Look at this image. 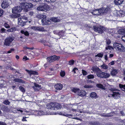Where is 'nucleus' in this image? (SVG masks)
I'll use <instances>...</instances> for the list:
<instances>
[{"instance_id":"nucleus-54","label":"nucleus","mask_w":125,"mask_h":125,"mask_svg":"<svg viewBox=\"0 0 125 125\" xmlns=\"http://www.w3.org/2000/svg\"><path fill=\"white\" fill-rule=\"evenodd\" d=\"M14 29L13 28H12L10 29L7 30V31L8 32H12L13 31Z\"/></svg>"},{"instance_id":"nucleus-34","label":"nucleus","mask_w":125,"mask_h":125,"mask_svg":"<svg viewBox=\"0 0 125 125\" xmlns=\"http://www.w3.org/2000/svg\"><path fill=\"white\" fill-rule=\"evenodd\" d=\"M96 86L98 88L103 89H105V88L104 87V86L102 84L100 83L96 84Z\"/></svg>"},{"instance_id":"nucleus-1","label":"nucleus","mask_w":125,"mask_h":125,"mask_svg":"<svg viewBox=\"0 0 125 125\" xmlns=\"http://www.w3.org/2000/svg\"><path fill=\"white\" fill-rule=\"evenodd\" d=\"M45 112L42 110L37 111V110H29V111H25L24 113H22L23 115H56L59 114L61 115L66 116L68 117H72L73 115L71 114H68L67 113L64 111L60 112H50L49 110H47L48 111H46L45 110Z\"/></svg>"},{"instance_id":"nucleus-22","label":"nucleus","mask_w":125,"mask_h":125,"mask_svg":"<svg viewBox=\"0 0 125 125\" xmlns=\"http://www.w3.org/2000/svg\"><path fill=\"white\" fill-rule=\"evenodd\" d=\"M124 0H114V2L116 5H119L122 4Z\"/></svg>"},{"instance_id":"nucleus-57","label":"nucleus","mask_w":125,"mask_h":125,"mask_svg":"<svg viewBox=\"0 0 125 125\" xmlns=\"http://www.w3.org/2000/svg\"><path fill=\"white\" fill-rule=\"evenodd\" d=\"M122 39L123 41L125 42V35L124 36L122 37Z\"/></svg>"},{"instance_id":"nucleus-26","label":"nucleus","mask_w":125,"mask_h":125,"mask_svg":"<svg viewBox=\"0 0 125 125\" xmlns=\"http://www.w3.org/2000/svg\"><path fill=\"white\" fill-rule=\"evenodd\" d=\"M118 32L120 34L122 35L125 34V29H120L118 31Z\"/></svg>"},{"instance_id":"nucleus-43","label":"nucleus","mask_w":125,"mask_h":125,"mask_svg":"<svg viewBox=\"0 0 125 125\" xmlns=\"http://www.w3.org/2000/svg\"><path fill=\"white\" fill-rule=\"evenodd\" d=\"M19 89L23 93H24L25 92V89L21 86L19 87Z\"/></svg>"},{"instance_id":"nucleus-23","label":"nucleus","mask_w":125,"mask_h":125,"mask_svg":"<svg viewBox=\"0 0 125 125\" xmlns=\"http://www.w3.org/2000/svg\"><path fill=\"white\" fill-rule=\"evenodd\" d=\"M26 71L27 72L30 74H35V75H37L38 74V72H36L34 71H29L27 70H26Z\"/></svg>"},{"instance_id":"nucleus-29","label":"nucleus","mask_w":125,"mask_h":125,"mask_svg":"<svg viewBox=\"0 0 125 125\" xmlns=\"http://www.w3.org/2000/svg\"><path fill=\"white\" fill-rule=\"evenodd\" d=\"M18 19H21V20L22 21H25V22H27V18L25 16H22L18 18Z\"/></svg>"},{"instance_id":"nucleus-8","label":"nucleus","mask_w":125,"mask_h":125,"mask_svg":"<svg viewBox=\"0 0 125 125\" xmlns=\"http://www.w3.org/2000/svg\"><path fill=\"white\" fill-rule=\"evenodd\" d=\"M60 58L59 56L54 55L48 57L47 59L48 62H51L55 61L58 60Z\"/></svg>"},{"instance_id":"nucleus-15","label":"nucleus","mask_w":125,"mask_h":125,"mask_svg":"<svg viewBox=\"0 0 125 125\" xmlns=\"http://www.w3.org/2000/svg\"><path fill=\"white\" fill-rule=\"evenodd\" d=\"M9 6V3L7 0L3 1L1 4L2 7L4 9L7 8Z\"/></svg>"},{"instance_id":"nucleus-10","label":"nucleus","mask_w":125,"mask_h":125,"mask_svg":"<svg viewBox=\"0 0 125 125\" xmlns=\"http://www.w3.org/2000/svg\"><path fill=\"white\" fill-rule=\"evenodd\" d=\"M22 10L21 7V6H17L13 8L12 12L13 13L17 14L21 12Z\"/></svg>"},{"instance_id":"nucleus-27","label":"nucleus","mask_w":125,"mask_h":125,"mask_svg":"<svg viewBox=\"0 0 125 125\" xmlns=\"http://www.w3.org/2000/svg\"><path fill=\"white\" fill-rule=\"evenodd\" d=\"M92 70L94 72L96 73V75L97 73L100 70L99 68L95 67H93L92 68Z\"/></svg>"},{"instance_id":"nucleus-6","label":"nucleus","mask_w":125,"mask_h":125,"mask_svg":"<svg viewBox=\"0 0 125 125\" xmlns=\"http://www.w3.org/2000/svg\"><path fill=\"white\" fill-rule=\"evenodd\" d=\"M49 8V6L47 4L43 3L38 7L37 10L40 11H46L48 10Z\"/></svg>"},{"instance_id":"nucleus-63","label":"nucleus","mask_w":125,"mask_h":125,"mask_svg":"<svg viewBox=\"0 0 125 125\" xmlns=\"http://www.w3.org/2000/svg\"><path fill=\"white\" fill-rule=\"evenodd\" d=\"M8 67H8V68H10V69L11 70H15V69H14L12 67L10 66H8Z\"/></svg>"},{"instance_id":"nucleus-24","label":"nucleus","mask_w":125,"mask_h":125,"mask_svg":"<svg viewBox=\"0 0 125 125\" xmlns=\"http://www.w3.org/2000/svg\"><path fill=\"white\" fill-rule=\"evenodd\" d=\"M90 97L93 98H97L96 94L94 92H93L91 93L90 94Z\"/></svg>"},{"instance_id":"nucleus-56","label":"nucleus","mask_w":125,"mask_h":125,"mask_svg":"<svg viewBox=\"0 0 125 125\" xmlns=\"http://www.w3.org/2000/svg\"><path fill=\"white\" fill-rule=\"evenodd\" d=\"M24 48L26 49H30V50H33V47H31V48H29L27 47H24Z\"/></svg>"},{"instance_id":"nucleus-12","label":"nucleus","mask_w":125,"mask_h":125,"mask_svg":"<svg viewBox=\"0 0 125 125\" xmlns=\"http://www.w3.org/2000/svg\"><path fill=\"white\" fill-rule=\"evenodd\" d=\"M32 29L35 31H45V29L42 27L33 26L31 27Z\"/></svg>"},{"instance_id":"nucleus-55","label":"nucleus","mask_w":125,"mask_h":125,"mask_svg":"<svg viewBox=\"0 0 125 125\" xmlns=\"http://www.w3.org/2000/svg\"><path fill=\"white\" fill-rule=\"evenodd\" d=\"M115 62V61H112L109 63V64L111 65H113L114 64Z\"/></svg>"},{"instance_id":"nucleus-38","label":"nucleus","mask_w":125,"mask_h":125,"mask_svg":"<svg viewBox=\"0 0 125 125\" xmlns=\"http://www.w3.org/2000/svg\"><path fill=\"white\" fill-rule=\"evenodd\" d=\"M100 66L102 68L104 69H107L108 68L107 66L104 64L103 65L101 66Z\"/></svg>"},{"instance_id":"nucleus-36","label":"nucleus","mask_w":125,"mask_h":125,"mask_svg":"<svg viewBox=\"0 0 125 125\" xmlns=\"http://www.w3.org/2000/svg\"><path fill=\"white\" fill-rule=\"evenodd\" d=\"M72 91L75 93L78 94V92L80 91V89H79L73 88L72 89Z\"/></svg>"},{"instance_id":"nucleus-61","label":"nucleus","mask_w":125,"mask_h":125,"mask_svg":"<svg viewBox=\"0 0 125 125\" xmlns=\"http://www.w3.org/2000/svg\"><path fill=\"white\" fill-rule=\"evenodd\" d=\"M77 70V69L76 68H75L73 69V72H74V73H75L76 72H75V70Z\"/></svg>"},{"instance_id":"nucleus-33","label":"nucleus","mask_w":125,"mask_h":125,"mask_svg":"<svg viewBox=\"0 0 125 125\" xmlns=\"http://www.w3.org/2000/svg\"><path fill=\"white\" fill-rule=\"evenodd\" d=\"M119 87L120 88L122 89L123 91H125V85L120 84H119Z\"/></svg>"},{"instance_id":"nucleus-4","label":"nucleus","mask_w":125,"mask_h":125,"mask_svg":"<svg viewBox=\"0 0 125 125\" xmlns=\"http://www.w3.org/2000/svg\"><path fill=\"white\" fill-rule=\"evenodd\" d=\"M93 28L95 31L100 34H102L105 30L104 27L102 26H93Z\"/></svg>"},{"instance_id":"nucleus-30","label":"nucleus","mask_w":125,"mask_h":125,"mask_svg":"<svg viewBox=\"0 0 125 125\" xmlns=\"http://www.w3.org/2000/svg\"><path fill=\"white\" fill-rule=\"evenodd\" d=\"M51 20L52 21L54 22H58L60 21V20L58 19V17L52 18H51Z\"/></svg>"},{"instance_id":"nucleus-18","label":"nucleus","mask_w":125,"mask_h":125,"mask_svg":"<svg viewBox=\"0 0 125 125\" xmlns=\"http://www.w3.org/2000/svg\"><path fill=\"white\" fill-rule=\"evenodd\" d=\"M53 109L56 108L58 109H61L62 108L61 104L59 103H54Z\"/></svg>"},{"instance_id":"nucleus-21","label":"nucleus","mask_w":125,"mask_h":125,"mask_svg":"<svg viewBox=\"0 0 125 125\" xmlns=\"http://www.w3.org/2000/svg\"><path fill=\"white\" fill-rule=\"evenodd\" d=\"M118 70L115 69H113L111 72V75L113 76H115L117 73Z\"/></svg>"},{"instance_id":"nucleus-3","label":"nucleus","mask_w":125,"mask_h":125,"mask_svg":"<svg viewBox=\"0 0 125 125\" xmlns=\"http://www.w3.org/2000/svg\"><path fill=\"white\" fill-rule=\"evenodd\" d=\"M20 5L22 10L23 9L24 11L25 12H27L28 11V9L31 8L33 6L31 3H21L20 4Z\"/></svg>"},{"instance_id":"nucleus-9","label":"nucleus","mask_w":125,"mask_h":125,"mask_svg":"<svg viewBox=\"0 0 125 125\" xmlns=\"http://www.w3.org/2000/svg\"><path fill=\"white\" fill-rule=\"evenodd\" d=\"M14 40V38L13 37H8L5 40L4 44L6 46H9Z\"/></svg>"},{"instance_id":"nucleus-25","label":"nucleus","mask_w":125,"mask_h":125,"mask_svg":"<svg viewBox=\"0 0 125 125\" xmlns=\"http://www.w3.org/2000/svg\"><path fill=\"white\" fill-rule=\"evenodd\" d=\"M18 24L19 25H21L22 26H23L24 25V24L25 22V21H22V20H21V19H18Z\"/></svg>"},{"instance_id":"nucleus-45","label":"nucleus","mask_w":125,"mask_h":125,"mask_svg":"<svg viewBox=\"0 0 125 125\" xmlns=\"http://www.w3.org/2000/svg\"><path fill=\"white\" fill-rule=\"evenodd\" d=\"M1 81L2 82H4V83H1L0 84V86L1 87H5V86H4V85H5V83H6V82H4V81L3 80H2Z\"/></svg>"},{"instance_id":"nucleus-40","label":"nucleus","mask_w":125,"mask_h":125,"mask_svg":"<svg viewBox=\"0 0 125 125\" xmlns=\"http://www.w3.org/2000/svg\"><path fill=\"white\" fill-rule=\"evenodd\" d=\"M3 103L4 104L6 105H9L10 104V102L7 100H5L3 102Z\"/></svg>"},{"instance_id":"nucleus-48","label":"nucleus","mask_w":125,"mask_h":125,"mask_svg":"<svg viewBox=\"0 0 125 125\" xmlns=\"http://www.w3.org/2000/svg\"><path fill=\"white\" fill-rule=\"evenodd\" d=\"M74 61L73 60H72L70 61L69 62V64L70 65H73L74 63Z\"/></svg>"},{"instance_id":"nucleus-16","label":"nucleus","mask_w":125,"mask_h":125,"mask_svg":"<svg viewBox=\"0 0 125 125\" xmlns=\"http://www.w3.org/2000/svg\"><path fill=\"white\" fill-rule=\"evenodd\" d=\"M54 87L56 89L60 90L62 89L63 85L60 83H57L55 85Z\"/></svg>"},{"instance_id":"nucleus-62","label":"nucleus","mask_w":125,"mask_h":125,"mask_svg":"<svg viewBox=\"0 0 125 125\" xmlns=\"http://www.w3.org/2000/svg\"><path fill=\"white\" fill-rule=\"evenodd\" d=\"M29 14L31 16L33 14V12L31 11L29 12Z\"/></svg>"},{"instance_id":"nucleus-44","label":"nucleus","mask_w":125,"mask_h":125,"mask_svg":"<svg viewBox=\"0 0 125 125\" xmlns=\"http://www.w3.org/2000/svg\"><path fill=\"white\" fill-rule=\"evenodd\" d=\"M93 87V86L92 85H85L84 86V87L85 88H90Z\"/></svg>"},{"instance_id":"nucleus-35","label":"nucleus","mask_w":125,"mask_h":125,"mask_svg":"<svg viewBox=\"0 0 125 125\" xmlns=\"http://www.w3.org/2000/svg\"><path fill=\"white\" fill-rule=\"evenodd\" d=\"M20 16V15L19 14H12L11 15V17L13 18H17L19 17Z\"/></svg>"},{"instance_id":"nucleus-59","label":"nucleus","mask_w":125,"mask_h":125,"mask_svg":"<svg viewBox=\"0 0 125 125\" xmlns=\"http://www.w3.org/2000/svg\"><path fill=\"white\" fill-rule=\"evenodd\" d=\"M23 59H25V61L27 60L28 59L27 57L26 56H24L23 58Z\"/></svg>"},{"instance_id":"nucleus-42","label":"nucleus","mask_w":125,"mask_h":125,"mask_svg":"<svg viewBox=\"0 0 125 125\" xmlns=\"http://www.w3.org/2000/svg\"><path fill=\"white\" fill-rule=\"evenodd\" d=\"M114 48V47H113L112 46L110 45H108L107 46V47H106L105 49L106 50L109 49L110 50H112Z\"/></svg>"},{"instance_id":"nucleus-37","label":"nucleus","mask_w":125,"mask_h":125,"mask_svg":"<svg viewBox=\"0 0 125 125\" xmlns=\"http://www.w3.org/2000/svg\"><path fill=\"white\" fill-rule=\"evenodd\" d=\"M21 33L26 36H28L29 35V32L27 31H25L23 30H21Z\"/></svg>"},{"instance_id":"nucleus-58","label":"nucleus","mask_w":125,"mask_h":125,"mask_svg":"<svg viewBox=\"0 0 125 125\" xmlns=\"http://www.w3.org/2000/svg\"><path fill=\"white\" fill-rule=\"evenodd\" d=\"M105 59L106 60H108V58L107 57V54H106L105 56L104 57Z\"/></svg>"},{"instance_id":"nucleus-50","label":"nucleus","mask_w":125,"mask_h":125,"mask_svg":"<svg viewBox=\"0 0 125 125\" xmlns=\"http://www.w3.org/2000/svg\"><path fill=\"white\" fill-rule=\"evenodd\" d=\"M60 75L62 77H63L65 75V73L64 71H61L60 73Z\"/></svg>"},{"instance_id":"nucleus-31","label":"nucleus","mask_w":125,"mask_h":125,"mask_svg":"<svg viewBox=\"0 0 125 125\" xmlns=\"http://www.w3.org/2000/svg\"><path fill=\"white\" fill-rule=\"evenodd\" d=\"M14 81L15 82H18L20 83H24V81L22 80L19 79H14Z\"/></svg>"},{"instance_id":"nucleus-28","label":"nucleus","mask_w":125,"mask_h":125,"mask_svg":"<svg viewBox=\"0 0 125 125\" xmlns=\"http://www.w3.org/2000/svg\"><path fill=\"white\" fill-rule=\"evenodd\" d=\"M115 113L114 112H111L110 113L105 114L104 115V116L105 117H110L113 116Z\"/></svg>"},{"instance_id":"nucleus-64","label":"nucleus","mask_w":125,"mask_h":125,"mask_svg":"<svg viewBox=\"0 0 125 125\" xmlns=\"http://www.w3.org/2000/svg\"><path fill=\"white\" fill-rule=\"evenodd\" d=\"M113 56H114V55L113 54H110L109 55V58H111V57H113Z\"/></svg>"},{"instance_id":"nucleus-60","label":"nucleus","mask_w":125,"mask_h":125,"mask_svg":"<svg viewBox=\"0 0 125 125\" xmlns=\"http://www.w3.org/2000/svg\"><path fill=\"white\" fill-rule=\"evenodd\" d=\"M0 125H7L5 123H3L2 122H0Z\"/></svg>"},{"instance_id":"nucleus-49","label":"nucleus","mask_w":125,"mask_h":125,"mask_svg":"<svg viewBox=\"0 0 125 125\" xmlns=\"http://www.w3.org/2000/svg\"><path fill=\"white\" fill-rule=\"evenodd\" d=\"M15 50L13 48H11L10 50L7 52V53H10L12 52H13Z\"/></svg>"},{"instance_id":"nucleus-14","label":"nucleus","mask_w":125,"mask_h":125,"mask_svg":"<svg viewBox=\"0 0 125 125\" xmlns=\"http://www.w3.org/2000/svg\"><path fill=\"white\" fill-rule=\"evenodd\" d=\"M34 86H32V88H33L35 91H38L39 90L41 89V86L38 84L35 83L34 84Z\"/></svg>"},{"instance_id":"nucleus-41","label":"nucleus","mask_w":125,"mask_h":125,"mask_svg":"<svg viewBox=\"0 0 125 125\" xmlns=\"http://www.w3.org/2000/svg\"><path fill=\"white\" fill-rule=\"evenodd\" d=\"M6 30L4 28H2L0 30V33H6Z\"/></svg>"},{"instance_id":"nucleus-19","label":"nucleus","mask_w":125,"mask_h":125,"mask_svg":"<svg viewBox=\"0 0 125 125\" xmlns=\"http://www.w3.org/2000/svg\"><path fill=\"white\" fill-rule=\"evenodd\" d=\"M102 9L101 13L102 14L107 13L110 10V8L108 7H107L106 8H103Z\"/></svg>"},{"instance_id":"nucleus-52","label":"nucleus","mask_w":125,"mask_h":125,"mask_svg":"<svg viewBox=\"0 0 125 125\" xmlns=\"http://www.w3.org/2000/svg\"><path fill=\"white\" fill-rule=\"evenodd\" d=\"M82 72L83 75H85L87 74L86 72L84 70H82Z\"/></svg>"},{"instance_id":"nucleus-20","label":"nucleus","mask_w":125,"mask_h":125,"mask_svg":"<svg viewBox=\"0 0 125 125\" xmlns=\"http://www.w3.org/2000/svg\"><path fill=\"white\" fill-rule=\"evenodd\" d=\"M86 94V93L85 91L84 90H80L78 92V95L82 97L85 96Z\"/></svg>"},{"instance_id":"nucleus-46","label":"nucleus","mask_w":125,"mask_h":125,"mask_svg":"<svg viewBox=\"0 0 125 125\" xmlns=\"http://www.w3.org/2000/svg\"><path fill=\"white\" fill-rule=\"evenodd\" d=\"M87 78L88 79H91L94 78V75L90 74L87 76Z\"/></svg>"},{"instance_id":"nucleus-51","label":"nucleus","mask_w":125,"mask_h":125,"mask_svg":"<svg viewBox=\"0 0 125 125\" xmlns=\"http://www.w3.org/2000/svg\"><path fill=\"white\" fill-rule=\"evenodd\" d=\"M3 10L1 9H0V17L3 15Z\"/></svg>"},{"instance_id":"nucleus-5","label":"nucleus","mask_w":125,"mask_h":125,"mask_svg":"<svg viewBox=\"0 0 125 125\" xmlns=\"http://www.w3.org/2000/svg\"><path fill=\"white\" fill-rule=\"evenodd\" d=\"M96 75L98 77L102 78H107L110 76V74L102 72L101 70L97 73Z\"/></svg>"},{"instance_id":"nucleus-2","label":"nucleus","mask_w":125,"mask_h":125,"mask_svg":"<svg viewBox=\"0 0 125 125\" xmlns=\"http://www.w3.org/2000/svg\"><path fill=\"white\" fill-rule=\"evenodd\" d=\"M113 47L117 51L121 52H124L125 51V48L122 44L116 42H115L113 44Z\"/></svg>"},{"instance_id":"nucleus-17","label":"nucleus","mask_w":125,"mask_h":125,"mask_svg":"<svg viewBox=\"0 0 125 125\" xmlns=\"http://www.w3.org/2000/svg\"><path fill=\"white\" fill-rule=\"evenodd\" d=\"M54 103H51L50 104L48 103L46 104V108L47 109H53L54 107Z\"/></svg>"},{"instance_id":"nucleus-47","label":"nucleus","mask_w":125,"mask_h":125,"mask_svg":"<svg viewBox=\"0 0 125 125\" xmlns=\"http://www.w3.org/2000/svg\"><path fill=\"white\" fill-rule=\"evenodd\" d=\"M103 53H98L97 55L95 56L96 57H103Z\"/></svg>"},{"instance_id":"nucleus-11","label":"nucleus","mask_w":125,"mask_h":125,"mask_svg":"<svg viewBox=\"0 0 125 125\" xmlns=\"http://www.w3.org/2000/svg\"><path fill=\"white\" fill-rule=\"evenodd\" d=\"M110 90L112 92H113V94H112V97H114L116 95L120 94H121L118 91L120 90L115 88H111Z\"/></svg>"},{"instance_id":"nucleus-13","label":"nucleus","mask_w":125,"mask_h":125,"mask_svg":"<svg viewBox=\"0 0 125 125\" xmlns=\"http://www.w3.org/2000/svg\"><path fill=\"white\" fill-rule=\"evenodd\" d=\"M102 9H96L94 10L92 13L93 14L95 15H99L101 13Z\"/></svg>"},{"instance_id":"nucleus-7","label":"nucleus","mask_w":125,"mask_h":125,"mask_svg":"<svg viewBox=\"0 0 125 125\" xmlns=\"http://www.w3.org/2000/svg\"><path fill=\"white\" fill-rule=\"evenodd\" d=\"M39 18L42 19V21L43 25H47L48 24V22L49 21L46 19V16L43 14H40L38 16Z\"/></svg>"},{"instance_id":"nucleus-39","label":"nucleus","mask_w":125,"mask_h":125,"mask_svg":"<svg viewBox=\"0 0 125 125\" xmlns=\"http://www.w3.org/2000/svg\"><path fill=\"white\" fill-rule=\"evenodd\" d=\"M4 26L6 28H10V23L8 22L5 23Z\"/></svg>"},{"instance_id":"nucleus-53","label":"nucleus","mask_w":125,"mask_h":125,"mask_svg":"<svg viewBox=\"0 0 125 125\" xmlns=\"http://www.w3.org/2000/svg\"><path fill=\"white\" fill-rule=\"evenodd\" d=\"M106 42V44L108 45L110 44L111 43V41L110 40H107Z\"/></svg>"},{"instance_id":"nucleus-32","label":"nucleus","mask_w":125,"mask_h":125,"mask_svg":"<svg viewBox=\"0 0 125 125\" xmlns=\"http://www.w3.org/2000/svg\"><path fill=\"white\" fill-rule=\"evenodd\" d=\"M90 125H100V123L99 122H91L89 123Z\"/></svg>"}]
</instances>
